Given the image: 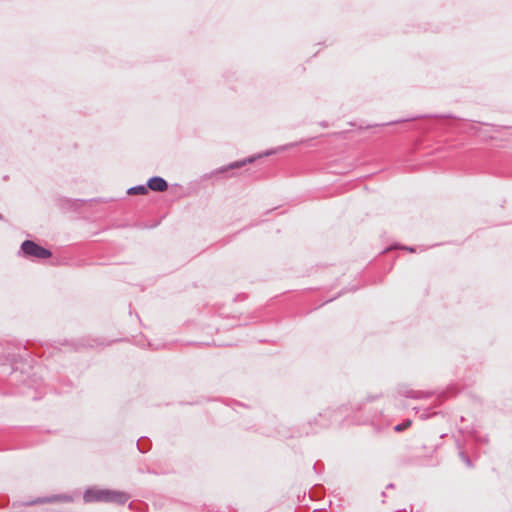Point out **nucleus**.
I'll use <instances>...</instances> for the list:
<instances>
[{"mask_svg": "<svg viewBox=\"0 0 512 512\" xmlns=\"http://www.w3.org/2000/svg\"><path fill=\"white\" fill-rule=\"evenodd\" d=\"M83 498L85 502L102 501L124 504L128 501L129 496L120 491L92 488L84 493Z\"/></svg>", "mask_w": 512, "mask_h": 512, "instance_id": "obj_1", "label": "nucleus"}, {"mask_svg": "<svg viewBox=\"0 0 512 512\" xmlns=\"http://www.w3.org/2000/svg\"><path fill=\"white\" fill-rule=\"evenodd\" d=\"M22 251L29 256H33L40 259L49 258L51 256V252L32 241H25L22 244Z\"/></svg>", "mask_w": 512, "mask_h": 512, "instance_id": "obj_2", "label": "nucleus"}, {"mask_svg": "<svg viewBox=\"0 0 512 512\" xmlns=\"http://www.w3.org/2000/svg\"><path fill=\"white\" fill-rule=\"evenodd\" d=\"M167 186L166 181L160 177H153L148 181V187L153 191H165Z\"/></svg>", "mask_w": 512, "mask_h": 512, "instance_id": "obj_3", "label": "nucleus"}, {"mask_svg": "<svg viewBox=\"0 0 512 512\" xmlns=\"http://www.w3.org/2000/svg\"><path fill=\"white\" fill-rule=\"evenodd\" d=\"M146 192H147V189L144 186L134 187L129 190V193H131V194H145Z\"/></svg>", "mask_w": 512, "mask_h": 512, "instance_id": "obj_4", "label": "nucleus"}, {"mask_svg": "<svg viewBox=\"0 0 512 512\" xmlns=\"http://www.w3.org/2000/svg\"><path fill=\"white\" fill-rule=\"evenodd\" d=\"M410 424H411V422H410V421H407L406 423H403V424H399V425H397V426L395 427V430H396V431H403V430H405L407 427H409V426H410Z\"/></svg>", "mask_w": 512, "mask_h": 512, "instance_id": "obj_5", "label": "nucleus"}]
</instances>
